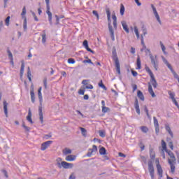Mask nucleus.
Returning a JSON list of instances; mask_svg holds the SVG:
<instances>
[{
  "label": "nucleus",
  "mask_w": 179,
  "mask_h": 179,
  "mask_svg": "<svg viewBox=\"0 0 179 179\" xmlns=\"http://www.w3.org/2000/svg\"><path fill=\"white\" fill-rule=\"evenodd\" d=\"M110 111V108L106 107V106H102V113H108Z\"/></svg>",
  "instance_id": "43"
},
{
  "label": "nucleus",
  "mask_w": 179,
  "mask_h": 179,
  "mask_svg": "<svg viewBox=\"0 0 179 179\" xmlns=\"http://www.w3.org/2000/svg\"><path fill=\"white\" fill-rule=\"evenodd\" d=\"M92 14L96 16L97 20H99V13H97V10H92Z\"/></svg>",
  "instance_id": "51"
},
{
  "label": "nucleus",
  "mask_w": 179,
  "mask_h": 179,
  "mask_svg": "<svg viewBox=\"0 0 179 179\" xmlns=\"http://www.w3.org/2000/svg\"><path fill=\"white\" fill-rule=\"evenodd\" d=\"M125 13V7L124 4L120 5V15L121 16H124V13Z\"/></svg>",
  "instance_id": "33"
},
{
  "label": "nucleus",
  "mask_w": 179,
  "mask_h": 179,
  "mask_svg": "<svg viewBox=\"0 0 179 179\" xmlns=\"http://www.w3.org/2000/svg\"><path fill=\"white\" fill-rule=\"evenodd\" d=\"M112 59H113L115 62L116 71L117 72L118 75H121V66L120 65V60L118 59V56L117 55V50L115 49V47H113L112 50Z\"/></svg>",
  "instance_id": "3"
},
{
  "label": "nucleus",
  "mask_w": 179,
  "mask_h": 179,
  "mask_svg": "<svg viewBox=\"0 0 179 179\" xmlns=\"http://www.w3.org/2000/svg\"><path fill=\"white\" fill-rule=\"evenodd\" d=\"M108 17V27L109 33L110 34V38L112 41H115V37L114 36V29H113V26L111 25V17Z\"/></svg>",
  "instance_id": "9"
},
{
  "label": "nucleus",
  "mask_w": 179,
  "mask_h": 179,
  "mask_svg": "<svg viewBox=\"0 0 179 179\" xmlns=\"http://www.w3.org/2000/svg\"><path fill=\"white\" fill-rule=\"evenodd\" d=\"M154 120V127H159V121L157 120V118L156 117H153Z\"/></svg>",
  "instance_id": "45"
},
{
  "label": "nucleus",
  "mask_w": 179,
  "mask_h": 179,
  "mask_svg": "<svg viewBox=\"0 0 179 179\" xmlns=\"http://www.w3.org/2000/svg\"><path fill=\"white\" fill-rule=\"evenodd\" d=\"M55 17H56V22L55 23V24L56 26H58V24H59V16H58L57 15H55Z\"/></svg>",
  "instance_id": "48"
},
{
  "label": "nucleus",
  "mask_w": 179,
  "mask_h": 179,
  "mask_svg": "<svg viewBox=\"0 0 179 179\" xmlns=\"http://www.w3.org/2000/svg\"><path fill=\"white\" fill-rule=\"evenodd\" d=\"M41 87L38 90V97L39 99L40 106H38L39 120L43 124L44 122V117L43 116V94H41Z\"/></svg>",
  "instance_id": "2"
},
{
  "label": "nucleus",
  "mask_w": 179,
  "mask_h": 179,
  "mask_svg": "<svg viewBox=\"0 0 179 179\" xmlns=\"http://www.w3.org/2000/svg\"><path fill=\"white\" fill-rule=\"evenodd\" d=\"M113 27L115 30H117V21L113 22Z\"/></svg>",
  "instance_id": "63"
},
{
  "label": "nucleus",
  "mask_w": 179,
  "mask_h": 179,
  "mask_svg": "<svg viewBox=\"0 0 179 179\" xmlns=\"http://www.w3.org/2000/svg\"><path fill=\"white\" fill-rule=\"evenodd\" d=\"M30 94H31V100L32 103H35L36 101V96H34V92H30Z\"/></svg>",
  "instance_id": "34"
},
{
  "label": "nucleus",
  "mask_w": 179,
  "mask_h": 179,
  "mask_svg": "<svg viewBox=\"0 0 179 179\" xmlns=\"http://www.w3.org/2000/svg\"><path fill=\"white\" fill-rule=\"evenodd\" d=\"M52 136V135L51 134V133H50L49 134H45L44 136L45 139H50V138H51Z\"/></svg>",
  "instance_id": "60"
},
{
  "label": "nucleus",
  "mask_w": 179,
  "mask_h": 179,
  "mask_svg": "<svg viewBox=\"0 0 179 179\" xmlns=\"http://www.w3.org/2000/svg\"><path fill=\"white\" fill-rule=\"evenodd\" d=\"M155 128L156 135H159V132H160V128L159 127V126H155Z\"/></svg>",
  "instance_id": "56"
},
{
  "label": "nucleus",
  "mask_w": 179,
  "mask_h": 179,
  "mask_svg": "<svg viewBox=\"0 0 179 179\" xmlns=\"http://www.w3.org/2000/svg\"><path fill=\"white\" fill-rule=\"evenodd\" d=\"M2 173L4 174L6 178H8L9 176H8V171H6V170L3 169L1 170Z\"/></svg>",
  "instance_id": "57"
},
{
  "label": "nucleus",
  "mask_w": 179,
  "mask_h": 179,
  "mask_svg": "<svg viewBox=\"0 0 179 179\" xmlns=\"http://www.w3.org/2000/svg\"><path fill=\"white\" fill-rule=\"evenodd\" d=\"M170 71H171L172 75H173V78H174L175 79H177V80H178V79H179V76H178V74H177V73L176 72V71H174V69L172 68V69H170Z\"/></svg>",
  "instance_id": "29"
},
{
  "label": "nucleus",
  "mask_w": 179,
  "mask_h": 179,
  "mask_svg": "<svg viewBox=\"0 0 179 179\" xmlns=\"http://www.w3.org/2000/svg\"><path fill=\"white\" fill-rule=\"evenodd\" d=\"M98 86L99 87H101V89H103V90H107V87L104 85V83H103V80H101L100 82L98 83Z\"/></svg>",
  "instance_id": "30"
},
{
  "label": "nucleus",
  "mask_w": 179,
  "mask_h": 179,
  "mask_svg": "<svg viewBox=\"0 0 179 179\" xmlns=\"http://www.w3.org/2000/svg\"><path fill=\"white\" fill-rule=\"evenodd\" d=\"M162 150L167 153V155L171 157V159L172 162H176V156L174 155V153L171 152V150L167 149V144L166 143V141L164 140H162Z\"/></svg>",
  "instance_id": "4"
},
{
  "label": "nucleus",
  "mask_w": 179,
  "mask_h": 179,
  "mask_svg": "<svg viewBox=\"0 0 179 179\" xmlns=\"http://www.w3.org/2000/svg\"><path fill=\"white\" fill-rule=\"evenodd\" d=\"M141 162H143V163H144V164H148V160L146 159V157L143 156V155H140Z\"/></svg>",
  "instance_id": "36"
},
{
  "label": "nucleus",
  "mask_w": 179,
  "mask_h": 179,
  "mask_svg": "<svg viewBox=\"0 0 179 179\" xmlns=\"http://www.w3.org/2000/svg\"><path fill=\"white\" fill-rule=\"evenodd\" d=\"M99 154H100L101 156H104V155H107V150H106V148L101 147V148L99 149Z\"/></svg>",
  "instance_id": "27"
},
{
  "label": "nucleus",
  "mask_w": 179,
  "mask_h": 179,
  "mask_svg": "<svg viewBox=\"0 0 179 179\" xmlns=\"http://www.w3.org/2000/svg\"><path fill=\"white\" fill-rule=\"evenodd\" d=\"M85 90L80 89V90H79V91H78V94H81L82 96H83V95H85Z\"/></svg>",
  "instance_id": "59"
},
{
  "label": "nucleus",
  "mask_w": 179,
  "mask_h": 179,
  "mask_svg": "<svg viewBox=\"0 0 179 179\" xmlns=\"http://www.w3.org/2000/svg\"><path fill=\"white\" fill-rule=\"evenodd\" d=\"M7 53L8 55V59H13V55L12 54V52H10V50H9V48L7 49Z\"/></svg>",
  "instance_id": "35"
},
{
  "label": "nucleus",
  "mask_w": 179,
  "mask_h": 179,
  "mask_svg": "<svg viewBox=\"0 0 179 179\" xmlns=\"http://www.w3.org/2000/svg\"><path fill=\"white\" fill-rule=\"evenodd\" d=\"M154 15H155L157 22H159V24H162V21L160 20V16L159 15V13H155Z\"/></svg>",
  "instance_id": "38"
},
{
  "label": "nucleus",
  "mask_w": 179,
  "mask_h": 179,
  "mask_svg": "<svg viewBox=\"0 0 179 179\" xmlns=\"http://www.w3.org/2000/svg\"><path fill=\"white\" fill-rule=\"evenodd\" d=\"M122 26L123 27V30H124L126 33H129V28H128V25L125 21H122Z\"/></svg>",
  "instance_id": "23"
},
{
  "label": "nucleus",
  "mask_w": 179,
  "mask_h": 179,
  "mask_svg": "<svg viewBox=\"0 0 179 179\" xmlns=\"http://www.w3.org/2000/svg\"><path fill=\"white\" fill-rule=\"evenodd\" d=\"M106 12L108 17H111V11L110 10V8L106 7Z\"/></svg>",
  "instance_id": "41"
},
{
  "label": "nucleus",
  "mask_w": 179,
  "mask_h": 179,
  "mask_svg": "<svg viewBox=\"0 0 179 179\" xmlns=\"http://www.w3.org/2000/svg\"><path fill=\"white\" fill-rule=\"evenodd\" d=\"M99 136H101V138H105L106 137V132H104V131L99 130Z\"/></svg>",
  "instance_id": "44"
},
{
  "label": "nucleus",
  "mask_w": 179,
  "mask_h": 179,
  "mask_svg": "<svg viewBox=\"0 0 179 179\" xmlns=\"http://www.w3.org/2000/svg\"><path fill=\"white\" fill-rule=\"evenodd\" d=\"M148 92L150 94H151L152 97H156V94H155V92H153V88L152 87V85L149 83L148 85Z\"/></svg>",
  "instance_id": "24"
},
{
  "label": "nucleus",
  "mask_w": 179,
  "mask_h": 179,
  "mask_svg": "<svg viewBox=\"0 0 179 179\" xmlns=\"http://www.w3.org/2000/svg\"><path fill=\"white\" fill-rule=\"evenodd\" d=\"M58 167L59 169H73V164L72 163H68L65 161H62V164H58Z\"/></svg>",
  "instance_id": "10"
},
{
  "label": "nucleus",
  "mask_w": 179,
  "mask_h": 179,
  "mask_svg": "<svg viewBox=\"0 0 179 179\" xmlns=\"http://www.w3.org/2000/svg\"><path fill=\"white\" fill-rule=\"evenodd\" d=\"M3 104L4 114L6 117H8V106L9 103H8L6 101H3Z\"/></svg>",
  "instance_id": "22"
},
{
  "label": "nucleus",
  "mask_w": 179,
  "mask_h": 179,
  "mask_svg": "<svg viewBox=\"0 0 179 179\" xmlns=\"http://www.w3.org/2000/svg\"><path fill=\"white\" fill-rule=\"evenodd\" d=\"M46 3V13L48 16V21L50 26H52V13L50 11V0H45Z\"/></svg>",
  "instance_id": "7"
},
{
  "label": "nucleus",
  "mask_w": 179,
  "mask_h": 179,
  "mask_svg": "<svg viewBox=\"0 0 179 179\" xmlns=\"http://www.w3.org/2000/svg\"><path fill=\"white\" fill-rule=\"evenodd\" d=\"M27 120H28L29 122H30V124H34V122H33V120L31 119V110L30 108L28 110Z\"/></svg>",
  "instance_id": "19"
},
{
  "label": "nucleus",
  "mask_w": 179,
  "mask_h": 179,
  "mask_svg": "<svg viewBox=\"0 0 179 179\" xmlns=\"http://www.w3.org/2000/svg\"><path fill=\"white\" fill-rule=\"evenodd\" d=\"M146 55H148V53L149 54V57L151 59V64H152L155 71H157V68L159 66V64H157L156 62V61L155 60V57H153V55H152L150 50V49H146L145 51Z\"/></svg>",
  "instance_id": "8"
},
{
  "label": "nucleus",
  "mask_w": 179,
  "mask_h": 179,
  "mask_svg": "<svg viewBox=\"0 0 179 179\" xmlns=\"http://www.w3.org/2000/svg\"><path fill=\"white\" fill-rule=\"evenodd\" d=\"M169 146L171 150H174V144H173V141L169 143Z\"/></svg>",
  "instance_id": "53"
},
{
  "label": "nucleus",
  "mask_w": 179,
  "mask_h": 179,
  "mask_svg": "<svg viewBox=\"0 0 179 179\" xmlns=\"http://www.w3.org/2000/svg\"><path fill=\"white\" fill-rule=\"evenodd\" d=\"M136 69H142V66H141V57L139 56H138L137 59H136Z\"/></svg>",
  "instance_id": "28"
},
{
  "label": "nucleus",
  "mask_w": 179,
  "mask_h": 179,
  "mask_svg": "<svg viewBox=\"0 0 179 179\" xmlns=\"http://www.w3.org/2000/svg\"><path fill=\"white\" fill-rule=\"evenodd\" d=\"M141 45H143V48L141 49V51H145L146 50V45H145V41H143V34L141 35Z\"/></svg>",
  "instance_id": "25"
},
{
  "label": "nucleus",
  "mask_w": 179,
  "mask_h": 179,
  "mask_svg": "<svg viewBox=\"0 0 179 179\" xmlns=\"http://www.w3.org/2000/svg\"><path fill=\"white\" fill-rule=\"evenodd\" d=\"M168 94H169L170 99H171V100H173L174 99H176L174 97V96H176V94L174 92H172L171 91H169Z\"/></svg>",
  "instance_id": "39"
},
{
  "label": "nucleus",
  "mask_w": 179,
  "mask_h": 179,
  "mask_svg": "<svg viewBox=\"0 0 179 179\" xmlns=\"http://www.w3.org/2000/svg\"><path fill=\"white\" fill-rule=\"evenodd\" d=\"M26 13H27L26 6H24L22 8V12L21 13V16L22 19H24V22H23L24 31H27V17H26Z\"/></svg>",
  "instance_id": "6"
},
{
  "label": "nucleus",
  "mask_w": 179,
  "mask_h": 179,
  "mask_svg": "<svg viewBox=\"0 0 179 179\" xmlns=\"http://www.w3.org/2000/svg\"><path fill=\"white\" fill-rule=\"evenodd\" d=\"M22 126L27 132H30V127L26 126V124H24V122H22Z\"/></svg>",
  "instance_id": "37"
},
{
  "label": "nucleus",
  "mask_w": 179,
  "mask_h": 179,
  "mask_svg": "<svg viewBox=\"0 0 179 179\" xmlns=\"http://www.w3.org/2000/svg\"><path fill=\"white\" fill-rule=\"evenodd\" d=\"M144 111L146 113V115L149 117V109H148V106H144Z\"/></svg>",
  "instance_id": "55"
},
{
  "label": "nucleus",
  "mask_w": 179,
  "mask_h": 179,
  "mask_svg": "<svg viewBox=\"0 0 179 179\" xmlns=\"http://www.w3.org/2000/svg\"><path fill=\"white\" fill-rule=\"evenodd\" d=\"M85 89H93V86L92 85V84H90L85 86Z\"/></svg>",
  "instance_id": "64"
},
{
  "label": "nucleus",
  "mask_w": 179,
  "mask_h": 179,
  "mask_svg": "<svg viewBox=\"0 0 179 179\" xmlns=\"http://www.w3.org/2000/svg\"><path fill=\"white\" fill-rule=\"evenodd\" d=\"M56 162H57V166H58V164H62V158L61 157H58L57 159H56Z\"/></svg>",
  "instance_id": "54"
},
{
  "label": "nucleus",
  "mask_w": 179,
  "mask_h": 179,
  "mask_svg": "<svg viewBox=\"0 0 179 179\" xmlns=\"http://www.w3.org/2000/svg\"><path fill=\"white\" fill-rule=\"evenodd\" d=\"M157 174H158L159 177H160V178H163V169L162 168V165H157Z\"/></svg>",
  "instance_id": "18"
},
{
  "label": "nucleus",
  "mask_w": 179,
  "mask_h": 179,
  "mask_svg": "<svg viewBox=\"0 0 179 179\" xmlns=\"http://www.w3.org/2000/svg\"><path fill=\"white\" fill-rule=\"evenodd\" d=\"M145 69L151 78L150 82L153 87L156 89V87H157V81H156V78H155V75L153 74V72H152V70H150V69L148 66H145Z\"/></svg>",
  "instance_id": "5"
},
{
  "label": "nucleus",
  "mask_w": 179,
  "mask_h": 179,
  "mask_svg": "<svg viewBox=\"0 0 179 179\" xmlns=\"http://www.w3.org/2000/svg\"><path fill=\"white\" fill-rule=\"evenodd\" d=\"M43 86H44L45 89H48V87H47V78H44V80H43Z\"/></svg>",
  "instance_id": "61"
},
{
  "label": "nucleus",
  "mask_w": 179,
  "mask_h": 179,
  "mask_svg": "<svg viewBox=\"0 0 179 179\" xmlns=\"http://www.w3.org/2000/svg\"><path fill=\"white\" fill-rule=\"evenodd\" d=\"M53 142L52 141H48L43 143L41 145V150H45L47 148H50Z\"/></svg>",
  "instance_id": "11"
},
{
  "label": "nucleus",
  "mask_w": 179,
  "mask_h": 179,
  "mask_svg": "<svg viewBox=\"0 0 179 179\" xmlns=\"http://www.w3.org/2000/svg\"><path fill=\"white\" fill-rule=\"evenodd\" d=\"M76 61L73 58H69L68 59V63L69 64H75Z\"/></svg>",
  "instance_id": "50"
},
{
  "label": "nucleus",
  "mask_w": 179,
  "mask_h": 179,
  "mask_svg": "<svg viewBox=\"0 0 179 179\" xmlns=\"http://www.w3.org/2000/svg\"><path fill=\"white\" fill-rule=\"evenodd\" d=\"M134 108L137 114L138 115H141V109L139 108V101H138V98L135 99Z\"/></svg>",
  "instance_id": "15"
},
{
  "label": "nucleus",
  "mask_w": 179,
  "mask_h": 179,
  "mask_svg": "<svg viewBox=\"0 0 179 179\" xmlns=\"http://www.w3.org/2000/svg\"><path fill=\"white\" fill-rule=\"evenodd\" d=\"M150 157L151 159H149L148 162V171L151 179H155V167L153 166V162L156 157V153L153 148H150Z\"/></svg>",
  "instance_id": "1"
},
{
  "label": "nucleus",
  "mask_w": 179,
  "mask_h": 179,
  "mask_svg": "<svg viewBox=\"0 0 179 179\" xmlns=\"http://www.w3.org/2000/svg\"><path fill=\"white\" fill-rule=\"evenodd\" d=\"M83 46L88 51V52H91L92 54H95L96 52L92 50L90 48H89V42L87 40H84L83 42Z\"/></svg>",
  "instance_id": "12"
},
{
  "label": "nucleus",
  "mask_w": 179,
  "mask_h": 179,
  "mask_svg": "<svg viewBox=\"0 0 179 179\" xmlns=\"http://www.w3.org/2000/svg\"><path fill=\"white\" fill-rule=\"evenodd\" d=\"M140 129L143 132V134H148L149 132V128L146 126H142L140 127Z\"/></svg>",
  "instance_id": "31"
},
{
  "label": "nucleus",
  "mask_w": 179,
  "mask_h": 179,
  "mask_svg": "<svg viewBox=\"0 0 179 179\" xmlns=\"http://www.w3.org/2000/svg\"><path fill=\"white\" fill-rule=\"evenodd\" d=\"M137 96L138 99H140V100H141V101H145V96L143 95V92H142V91H137Z\"/></svg>",
  "instance_id": "21"
},
{
  "label": "nucleus",
  "mask_w": 179,
  "mask_h": 179,
  "mask_svg": "<svg viewBox=\"0 0 179 179\" xmlns=\"http://www.w3.org/2000/svg\"><path fill=\"white\" fill-rule=\"evenodd\" d=\"M93 152H97V145H93L92 148H90L88 150V152L87 153V157H92V155H93Z\"/></svg>",
  "instance_id": "13"
},
{
  "label": "nucleus",
  "mask_w": 179,
  "mask_h": 179,
  "mask_svg": "<svg viewBox=\"0 0 179 179\" xmlns=\"http://www.w3.org/2000/svg\"><path fill=\"white\" fill-rule=\"evenodd\" d=\"M83 136H87V130L83 127H80Z\"/></svg>",
  "instance_id": "32"
},
{
  "label": "nucleus",
  "mask_w": 179,
  "mask_h": 179,
  "mask_svg": "<svg viewBox=\"0 0 179 179\" xmlns=\"http://www.w3.org/2000/svg\"><path fill=\"white\" fill-rule=\"evenodd\" d=\"M23 73H24V60H21V68L20 71V78H23Z\"/></svg>",
  "instance_id": "16"
},
{
  "label": "nucleus",
  "mask_w": 179,
  "mask_h": 179,
  "mask_svg": "<svg viewBox=\"0 0 179 179\" xmlns=\"http://www.w3.org/2000/svg\"><path fill=\"white\" fill-rule=\"evenodd\" d=\"M27 78H31V71H30V67L27 68Z\"/></svg>",
  "instance_id": "52"
},
{
  "label": "nucleus",
  "mask_w": 179,
  "mask_h": 179,
  "mask_svg": "<svg viewBox=\"0 0 179 179\" xmlns=\"http://www.w3.org/2000/svg\"><path fill=\"white\" fill-rule=\"evenodd\" d=\"M83 64H91L92 65H94V63L92 62V59H87L83 61Z\"/></svg>",
  "instance_id": "42"
},
{
  "label": "nucleus",
  "mask_w": 179,
  "mask_h": 179,
  "mask_svg": "<svg viewBox=\"0 0 179 179\" xmlns=\"http://www.w3.org/2000/svg\"><path fill=\"white\" fill-rule=\"evenodd\" d=\"M131 74L133 75V76L134 77H136L138 76V72L134 71V70H131Z\"/></svg>",
  "instance_id": "62"
},
{
  "label": "nucleus",
  "mask_w": 179,
  "mask_h": 179,
  "mask_svg": "<svg viewBox=\"0 0 179 179\" xmlns=\"http://www.w3.org/2000/svg\"><path fill=\"white\" fill-rule=\"evenodd\" d=\"M41 37H42V43L45 44V42L47 41V35L45 34V30L43 31Z\"/></svg>",
  "instance_id": "26"
},
{
  "label": "nucleus",
  "mask_w": 179,
  "mask_h": 179,
  "mask_svg": "<svg viewBox=\"0 0 179 179\" xmlns=\"http://www.w3.org/2000/svg\"><path fill=\"white\" fill-rule=\"evenodd\" d=\"M159 43L163 52H166V46H164V45L163 44V42L160 41Z\"/></svg>",
  "instance_id": "49"
},
{
  "label": "nucleus",
  "mask_w": 179,
  "mask_h": 179,
  "mask_svg": "<svg viewBox=\"0 0 179 179\" xmlns=\"http://www.w3.org/2000/svg\"><path fill=\"white\" fill-rule=\"evenodd\" d=\"M165 129L169 134V135L171 138H174V134H173V131H171V128H170V124H169L168 123L166 124Z\"/></svg>",
  "instance_id": "17"
},
{
  "label": "nucleus",
  "mask_w": 179,
  "mask_h": 179,
  "mask_svg": "<svg viewBox=\"0 0 179 179\" xmlns=\"http://www.w3.org/2000/svg\"><path fill=\"white\" fill-rule=\"evenodd\" d=\"M151 8L152 9L153 13H157V10H156V7L153 4H151Z\"/></svg>",
  "instance_id": "58"
},
{
  "label": "nucleus",
  "mask_w": 179,
  "mask_h": 179,
  "mask_svg": "<svg viewBox=\"0 0 179 179\" xmlns=\"http://www.w3.org/2000/svg\"><path fill=\"white\" fill-rule=\"evenodd\" d=\"M66 162H73L74 160H76V155H70L66 157Z\"/></svg>",
  "instance_id": "20"
},
{
  "label": "nucleus",
  "mask_w": 179,
  "mask_h": 179,
  "mask_svg": "<svg viewBox=\"0 0 179 179\" xmlns=\"http://www.w3.org/2000/svg\"><path fill=\"white\" fill-rule=\"evenodd\" d=\"M72 153V150L71 149L65 148V151H64V155H71Z\"/></svg>",
  "instance_id": "46"
},
{
  "label": "nucleus",
  "mask_w": 179,
  "mask_h": 179,
  "mask_svg": "<svg viewBox=\"0 0 179 179\" xmlns=\"http://www.w3.org/2000/svg\"><path fill=\"white\" fill-rule=\"evenodd\" d=\"M164 62L165 64H166V66L169 68V69H171L173 68V66H171V64H170V63H169V61H167V59H164Z\"/></svg>",
  "instance_id": "40"
},
{
  "label": "nucleus",
  "mask_w": 179,
  "mask_h": 179,
  "mask_svg": "<svg viewBox=\"0 0 179 179\" xmlns=\"http://www.w3.org/2000/svg\"><path fill=\"white\" fill-rule=\"evenodd\" d=\"M173 161L170 159H168V163L171 167V173H172V174H174V173H176V166L174 165V163H173Z\"/></svg>",
  "instance_id": "14"
},
{
  "label": "nucleus",
  "mask_w": 179,
  "mask_h": 179,
  "mask_svg": "<svg viewBox=\"0 0 179 179\" xmlns=\"http://www.w3.org/2000/svg\"><path fill=\"white\" fill-rule=\"evenodd\" d=\"M10 21V16H8L5 20L6 26H9Z\"/></svg>",
  "instance_id": "47"
}]
</instances>
